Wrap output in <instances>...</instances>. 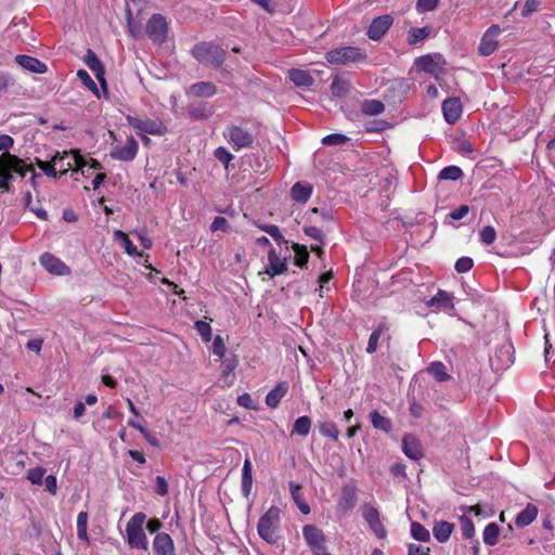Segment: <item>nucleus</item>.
I'll use <instances>...</instances> for the list:
<instances>
[{
	"label": "nucleus",
	"instance_id": "nucleus-1",
	"mask_svg": "<svg viewBox=\"0 0 555 555\" xmlns=\"http://www.w3.org/2000/svg\"><path fill=\"white\" fill-rule=\"evenodd\" d=\"M146 515L138 512L131 516L126 525L125 541L130 548L133 550H149V539L144 531Z\"/></svg>",
	"mask_w": 555,
	"mask_h": 555
},
{
	"label": "nucleus",
	"instance_id": "nucleus-2",
	"mask_svg": "<svg viewBox=\"0 0 555 555\" xmlns=\"http://www.w3.org/2000/svg\"><path fill=\"white\" fill-rule=\"evenodd\" d=\"M281 522V509L271 506L260 518L257 525L259 537L271 545L278 544L280 540L279 529Z\"/></svg>",
	"mask_w": 555,
	"mask_h": 555
},
{
	"label": "nucleus",
	"instance_id": "nucleus-3",
	"mask_svg": "<svg viewBox=\"0 0 555 555\" xmlns=\"http://www.w3.org/2000/svg\"><path fill=\"white\" fill-rule=\"evenodd\" d=\"M192 54L199 63L212 67H219L225 60V51L212 42L195 44Z\"/></svg>",
	"mask_w": 555,
	"mask_h": 555
},
{
	"label": "nucleus",
	"instance_id": "nucleus-4",
	"mask_svg": "<svg viewBox=\"0 0 555 555\" xmlns=\"http://www.w3.org/2000/svg\"><path fill=\"white\" fill-rule=\"evenodd\" d=\"M365 59L366 51L352 46L336 48L325 53V60L335 65H350L363 62Z\"/></svg>",
	"mask_w": 555,
	"mask_h": 555
},
{
	"label": "nucleus",
	"instance_id": "nucleus-5",
	"mask_svg": "<svg viewBox=\"0 0 555 555\" xmlns=\"http://www.w3.org/2000/svg\"><path fill=\"white\" fill-rule=\"evenodd\" d=\"M1 162L3 164L4 170L0 172V188L4 190H9V184L13 178L11 171L25 177L26 171L31 170V168L25 167L21 159L14 155H11L10 153H3L1 156Z\"/></svg>",
	"mask_w": 555,
	"mask_h": 555
},
{
	"label": "nucleus",
	"instance_id": "nucleus-6",
	"mask_svg": "<svg viewBox=\"0 0 555 555\" xmlns=\"http://www.w3.org/2000/svg\"><path fill=\"white\" fill-rule=\"evenodd\" d=\"M302 537L313 555H323L327 552L325 534L317 526H304Z\"/></svg>",
	"mask_w": 555,
	"mask_h": 555
},
{
	"label": "nucleus",
	"instance_id": "nucleus-7",
	"mask_svg": "<svg viewBox=\"0 0 555 555\" xmlns=\"http://www.w3.org/2000/svg\"><path fill=\"white\" fill-rule=\"evenodd\" d=\"M224 139L232 145L235 151L250 147L254 143V135L247 129L240 126H230L223 132Z\"/></svg>",
	"mask_w": 555,
	"mask_h": 555
},
{
	"label": "nucleus",
	"instance_id": "nucleus-8",
	"mask_svg": "<svg viewBox=\"0 0 555 555\" xmlns=\"http://www.w3.org/2000/svg\"><path fill=\"white\" fill-rule=\"evenodd\" d=\"M514 363V347L512 343L505 341L500 345L493 356L490 357V364L493 371H505Z\"/></svg>",
	"mask_w": 555,
	"mask_h": 555
},
{
	"label": "nucleus",
	"instance_id": "nucleus-9",
	"mask_svg": "<svg viewBox=\"0 0 555 555\" xmlns=\"http://www.w3.org/2000/svg\"><path fill=\"white\" fill-rule=\"evenodd\" d=\"M414 65L418 70L437 77L444 72L446 60L439 53L426 54L416 57Z\"/></svg>",
	"mask_w": 555,
	"mask_h": 555
},
{
	"label": "nucleus",
	"instance_id": "nucleus-10",
	"mask_svg": "<svg viewBox=\"0 0 555 555\" xmlns=\"http://www.w3.org/2000/svg\"><path fill=\"white\" fill-rule=\"evenodd\" d=\"M128 124L135 129L137 134H154V135H163L166 132V127L163 122L154 119H141L134 116L126 117Z\"/></svg>",
	"mask_w": 555,
	"mask_h": 555
},
{
	"label": "nucleus",
	"instance_id": "nucleus-11",
	"mask_svg": "<svg viewBox=\"0 0 555 555\" xmlns=\"http://www.w3.org/2000/svg\"><path fill=\"white\" fill-rule=\"evenodd\" d=\"M139 151V143L132 137H128L124 144H114L109 156L113 159L121 162H131L135 158Z\"/></svg>",
	"mask_w": 555,
	"mask_h": 555
},
{
	"label": "nucleus",
	"instance_id": "nucleus-12",
	"mask_svg": "<svg viewBox=\"0 0 555 555\" xmlns=\"http://www.w3.org/2000/svg\"><path fill=\"white\" fill-rule=\"evenodd\" d=\"M362 516L364 520L367 522L371 531L378 538L384 539L387 535V531L380 520V515L378 509L371 505L365 504L362 507Z\"/></svg>",
	"mask_w": 555,
	"mask_h": 555
},
{
	"label": "nucleus",
	"instance_id": "nucleus-13",
	"mask_svg": "<svg viewBox=\"0 0 555 555\" xmlns=\"http://www.w3.org/2000/svg\"><path fill=\"white\" fill-rule=\"evenodd\" d=\"M167 22L160 14H154L149 20L146 25V34L151 40L157 43H163L167 37Z\"/></svg>",
	"mask_w": 555,
	"mask_h": 555
},
{
	"label": "nucleus",
	"instance_id": "nucleus-14",
	"mask_svg": "<svg viewBox=\"0 0 555 555\" xmlns=\"http://www.w3.org/2000/svg\"><path fill=\"white\" fill-rule=\"evenodd\" d=\"M152 546L155 555H177L175 542L166 532H158L153 539Z\"/></svg>",
	"mask_w": 555,
	"mask_h": 555
},
{
	"label": "nucleus",
	"instance_id": "nucleus-15",
	"mask_svg": "<svg viewBox=\"0 0 555 555\" xmlns=\"http://www.w3.org/2000/svg\"><path fill=\"white\" fill-rule=\"evenodd\" d=\"M499 34L500 27L498 25H492L488 28V30L482 36L478 48L481 55L489 56L495 51L498 47L496 36Z\"/></svg>",
	"mask_w": 555,
	"mask_h": 555
},
{
	"label": "nucleus",
	"instance_id": "nucleus-16",
	"mask_svg": "<svg viewBox=\"0 0 555 555\" xmlns=\"http://www.w3.org/2000/svg\"><path fill=\"white\" fill-rule=\"evenodd\" d=\"M392 24V17L382 15L372 21L367 29V36L372 40H379Z\"/></svg>",
	"mask_w": 555,
	"mask_h": 555
},
{
	"label": "nucleus",
	"instance_id": "nucleus-17",
	"mask_svg": "<svg viewBox=\"0 0 555 555\" xmlns=\"http://www.w3.org/2000/svg\"><path fill=\"white\" fill-rule=\"evenodd\" d=\"M41 266L50 273L56 275H65L69 273V268L57 257L52 254L44 253L40 257Z\"/></svg>",
	"mask_w": 555,
	"mask_h": 555
},
{
	"label": "nucleus",
	"instance_id": "nucleus-18",
	"mask_svg": "<svg viewBox=\"0 0 555 555\" xmlns=\"http://www.w3.org/2000/svg\"><path fill=\"white\" fill-rule=\"evenodd\" d=\"M74 172H80L82 176L89 177L95 169H102V165L93 158H85L79 152L74 153Z\"/></svg>",
	"mask_w": 555,
	"mask_h": 555
},
{
	"label": "nucleus",
	"instance_id": "nucleus-19",
	"mask_svg": "<svg viewBox=\"0 0 555 555\" xmlns=\"http://www.w3.org/2000/svg\"><path fill=\"white\" fill-rule=\"evenodd\" d=\"M442 113L446 121L450 125L455 124L462 114V103L457 98L446 99L442 103Z\"/></svg>",
	"mask_w": 555,
	"mask_h": 555
},
{
	"label": "nucleus",
	"instance_id": "nucleus-20",
	"mask_svg": "<svg viewBox=\"0 0 555 555\" xmlns=\"http://www.w3.org/2000/svg\"><path fill=\"white\" fill-rule=\"evenodd\" d=\"M15 62L25 70L36 74H43L48 70L47 65L40 60L26 55L20 54L15 56Z\"/></svg>",
	"mask_w": 555,
	"mask_h": 555
},
{
	"label": "nucleus",
	"instance_id": "nucleus-21",
	"mask_svg": "<svg viewBox=\"0 0 555 555\" xmlns=\"http://www.w3.org/2000/svg\"><path fill=\"white\" fill-rule=\"evenodd\" d=\"M85 63L93 72V74L95 75L100 85L103 88H105L106 80L104 77V75H105L104 66H103L102 62L100 61V59L98 57V55L90 49L87 51V54L85 56Z\"/></svg>",
	"mask_w": 555,
	"mask_h": 555
},
{
	"label": "nucleus",
	"instance_id": "nucleus-22",
	"mask_svg": "<svg viewBox=\"0 0 555 555\" xmlns=\"http://www.w3.org/2000/svg\"><path fill=\"white\" fill-rule=\"evenodd\" d=\"M287 270V263L285 259H282L275 251L270 249L268 254V266L266 267V273L271 278L282 274Z\"/></svg>",
	"mask_w": 555,
	"mask_h": 555
},
{
	"label": "nucleus",
	"instance_id": "nucleus-23",
	"mask_svg": "<svg viewBox=\"0 0 555 555\" xmlns=\"http://www.w3.org/2000/svg\"><path fill=\"white\" fill-rule=\"evenodd\" d=\"M402 451L411 460L417 461L423 457V450L420 440L408 435L402 439Z\"/></svg>",
	"mask_w": 555,
	"mask_h": 555
},
{
	"label": "nucleus",
	"instance_id": "nucleus-24",
	"mask_svg": "<svg viewBox=\"0 0 555 555\" xmlns=\"http://www.w3.org/2000/svg\"><path fill=\"white\" fill-rule=\"evenodd\" d=\"M76 151L63 152V153L56 152L52 156V162L55 166V169L57 167L60 168V176L66 175L69 169L75 167V164H74V153Z\"/></svg>",
	"mask_w": 555,
	"mask_h": 555
},
{
	"label": "nucleus",
	"instance_id": "nucleus-25",
	"mask_svg": "<svg viewBox=\"0 0 555 555\" xmlns=\"http://www.w3.org/2000/svg\"><path fill=\"white\" fill-rule=\"evenodd\" d=\"M287 391H288V384L286 382H280L266 396V404L272 409L278 408L281 400L286 396Z\"/></svg>",
	"mask_w": 555,
	"mask_h": 555
},
{
	"label": "nucleus",
	"instance_id": "nucleus-26",
	"mask_svg": "<svg viewBox=\"0 0 555 555\" xmlns=\"http://www.w3.org/2000/svg\"><path fill=\"white\" fill-rule=\"evenodd\" d=\"M313 188L308 182H296L291 190L292 199L298 203H307L312 194Z\"/></svg>",
	"mask_w": 555,
	"mask_h": 555
},
{
	"label": "nucleus",
	"instance_id": "nucleus-27",
	"mask_svg": "<svg viewBox=\"0 0 555 555\" xmlns=\"http://www.w3.org/2000/svg\"><path fill=\"white\" fill-rule=\"evenodd\" d=\"M454 530V525L447 520H439L434 524L433 534L440 543H446Z\"/></svg>",
	"mask_w": 555,
	"mask_h": 555
},
{
	"label": "nucleus",
	"instance_id": "nucleus-28",
	"mask_svg": "<svg viewBox=\"0 0 555 555\" xmlns=\"http://www.w3.org/2000/svg\"><path fill=\"white\" fill-rule=\"evenodd\" d=\"M537 516L538 507L532 503H528L526 507L517 514L515 518V525L519 528H524L533 522Z\"/></svg>",
	"mask_w": 555,
	"mask_h": 555
},
{
	"label": "nucleus",
	"instance_id": "nucleus-29",
	"mask_svg": "<svg viewBox=\"0 0 555 555\" xmlns=\"http://www.w3.org/2000/svg\"><path fill=\"white\" fill-rule=\"evenodd\" d=\"M288 78L295 86L302 88H309L314 82V79L309 72L298 68L289 69Z\"/></svg>",
	"mask_w": 555,
	"mask_h": 555
},
{
	"label": "nucleus",
	"instance_id": "nucleus-30",
	"mask_svg": "<svg viewBox=\"0 0 555 555\" xmlns=\"http://www.w3.org/2000/svg\"><path fill=\"white\" fill-rule=\"evenodd\" d=\"M289 490H291L292 499L295 502V504L298 507V509L304 515H308L311 509H310L309 504L304 499V494H302V491H301L302 490L301 486L296 483V482H294V481H291L289 482Z\"/></svg>",
	"mask_w": 555,
	"mask_h": 555
},
{
	"label": "nucleus",
	"instance_id": "nucleus-31",
	"mask_svg": "<svg viewBox=\"0 0 555 555\" xmlns=\"http://www.w3.org/2000/svg\"><path fill=\"white\" fill-rule=\"evenodd\" d=\"M217 92V88L212 82L201 81L192 85L189 93L197 98H211Z\"/></svg>",
	"mask_w": 555,
	"mask_h": 555
},
{
	"label": "nucleus",
	"instance_id": "nucleus-32",
	"mask_svg": "<svg viewBox=\"0 0 555 555\" xmlns=\"http://www.w3.org/2000/svg\"><path fill=\"white\" fill-rule=\"evenodd\" d=\"M428 306L437 307L446 311L452 310L454 308L452 296L441 289L438 291V293L428 301Z\"/></svg>",
	"mask_w": 555,
	"mask_h": 555
},
{
	"label": "nucleus",
	"instance_id": "nucleus-33",
	"mask_svg": "<svg viewBox=\"0 0 555 555\" xmlns=\"http://www.w3.org/2000/svg\"><path fill=\"white\" fill-rule=\"evenodd\" d=\"M253 466L249 459H245L242 469V493L248 499L251 492L253 487V475H251Z\"/></svg>",
	"mask_w": 555,
	"mask_h": 555
},
{
	"label": "nucleus",
	"instance_id": "nucleus-34",
	"mask_svg": "<svg viewBox=\"0 0 555 555\" xmlns=\"http://www.w3.org/2000/svg\"><path fill=\"white\" fill-rule=\"evenodd\" d=\"M357 504L356 490L345 487L338 501V507L343 511H351Z\"/></svg>",
	"mask_w": 555,
	"mask_h": 555
},
{
	"label": "nucleus",
	"instance_id": "nucleus-35",
	"mask_svg": "<svg viewBox=\"0 0 555 555\" xmlns=\"http://www.w3.org/2000/svg\"><path fill=\"white\" fill-rule=\"evenodd\" d=\"M351 85L348 80L336 76L331 83V92L334 96L341 98L349 93Z\"/></svg>",
	"mask_w": 555,
	"mask_h": 555
},
{
	"label": "nucleus",
	"instance_id": "nucleus-36",
	"mask_svg": "<svg viewBox=\"0 0 555 555\" xmlns=\"http://www.w3.org/2000/svg\"><path fill=\"white\" fill-rule=\"evenodd\" d=\"M430 34H431V27H429V26L412 28L409 31L408 43L411 46H414L418 42L424 41L427 37L430 36Z\"/></svg>",
	"mask_w": 555,
	"mask_h": 555
},
{
	"label": "nucleus",
	"instance_id": "nucleus-37",
	"mask_svg": "<svg viewBox=\"0 0 555 555\" xmlns=\"http://www.w3.org/2000/svg\"><path fill=\"white\" fill-rule=\"evenodd\" d=\"M500 527L495 522H490L486 526L483 530L482 539L487 545L493 546L498 543Z\"/></svg>",
	"mask_w": 555,
	"mask_h": 555
},
{
	"label": "nucleus",
	"instance_id": "nucleus-38",
	"mask_svg": "<svg viewBox=\"0 0 555 555\" xmlns=\"http://www.w3.org/2000/svg\"><path fill=\"white\" fill-rule=\"evenodd\" d=\"M370 420H371L372 425L376 429H380L385 433H389L392 429L390 420L380 415L377 411H372L370 413Z\"/></svg>",
	"mask_w": 555,
	"mask_h": 555
},
{
	"label": "nucleus",
	"instance_id": "nucleus-39",
	"mask_svg": "<svg viewBox=\"0 0 555 555\" xmlns=\"http://www.w3.org/2000/svg\"><path fill=\"white\" fill-rule=\"evenodd\" d=\"M114 238L117 241H120L122 243V247L129 256H140L141 255L137 250V247L133 245V243L131 242L129 236L121 230H117L114 232Z\"/></svg>",
	"mask_w": 555,
	"mask_h": 555
},
{
	"label": "nucleus",
	"instance_id": "nucleus-40",
	"mask_svg": "<svg viewBox=\"0 0 555 555\" xmlns=\"http://www.w3.org/2000/svg\"><path fill=\"white\" fill-rule=\"evenodd\" d=\"M311 429V418L309 416H300L298 417L293 426L292 434L299 435L301 437H306L309 435Z\"/></svg>",
	"mask_w": 555,
	"mask_h": 555
},
{
	"label": "nucleus",
	"instance_id": "nucleus-41",
	"mask_svg": "<svg viewBox=\"0 0 555 555\" xmlns=\"http://www.w3.org/2000/svg\"><path fill=\"white\" fill-rule=\"evenodd\" d=\"M385 111V105L379 100H366L362 104V112L369 116H376Z\"/></svg>",
	"mask_w": 555,
	"mask_h": 555
},
{
	"label": "nucleus",
	"instance_id": "nucleus-42",
	"mask_svg": "<svg viewBox=\"0 0 555 555\" xmlns=\"http://www.w3.org/2000/svg\"><path fill=\"white\" fill-rule=\"evenodd\" d=\"M237 361H225L223 370L221 372L220 380L222 383V387H230L233 384L234 376L232 375V372L236 367Z\"/></svg>",
	"mask_w": 555,
	"mask_h": 555
},
{
	"label": "nucleus",
	"instance_id": "nucleus-43",
	"mask_svg": "<svg viewBox=\"0 0 555 555\" xmlns=\"http://www.w3.org/2000/svg\"><path fill=\"white\" fill-rule=\"evenodd\" d=\"M428 373L440 383L450 379V375L447 373L446 365L442 362H433L428 367Z\"/></svg>",
	"mask_w": 555,
	"mask_h": 555
},
{
	"label": "nucleus",
	"instance_id": "nucleus-44",
	"mask_svg": "<svg viewBox=\"0 0 555 555\" xmlns=\"http://www.w3.org/2000/svg\"><path fill=\"white\" fill-rule=\"evenodd\" d=\"M319 430L322 436L328 437L335 441L338 440L339 430L336 424L332 421L322 422L319 424Z\"/></svg>",
	"mask_w": 555,
	"mask_h": 555
},
{
	"label": "nucleus",
	"instance_id": "nucleus-45",
	"mask_svg": "<svg viewBox=\"0 0 555 555\" xmlns=\"http://www.w3.org/2000/svg\"><path fill=\"white\" fill-rule=\"evenodd\" d=\"M411 535L413 539L421 542H428L430 540L429 531L417 521H413L411 524Z\"/></svg>",
	"mask_w": 555,
	"mask_h": 555
},
{
	"label": "nucleus",
	"instance_id": "nucleus-46",
	"mask_svg": "<svg viewBox=\"0 0 555 555\" xmlns=\"http://www.w3.org/2000/svg\"><path fill=\"white\" fill-rule=\"evenodd\" d=\"M463 176V171L457 166L444 167L438 175L440 180L456 181Z\"/></svg>",
	"mask_w": 555,
	"mask_h": 555
},
{
	"label": "nucleus",
	"instance_id": "nucleus-47",
	"mask_svg": "<svg viewBox=\"0 0 555 555\" xmlns=\"http://www.w3.org/2000/svg\"><path fill=\"white\" fill-rule=\"evenodd\" d=\"M88 513L80 512L77 516V537L79 540L88 541Z\"/></svg>",
	"mask_w": 555,
	"mask_h": 555
},
{
	"label": "nucleus",
	"instance_id": "nucleus-48",
	"mask_svg": "<svg viewBox=\"0 0 555 555\" xmlns=\"http://www.w3.org/2000/svg\"><path fill=\"white\" fill-rule=\"evenodd\" d=\"M461 532L464 539L472 540L475 535V526L467 516L460 517Z\"/></svg>",
	"mask_w": 555,
	"mask_h": 555
},
{
	"label": "nucleus",
	"instance_id": "nucleus-49",
	"mask_svg": "<svg viewBox=\"0 0 555 555\" xmlns=\"http://www.w3.org/2000/svg\"><path fill=\"white\" fill-rule=\"evenodd\" d=\"M293 247L295 250V264L302 268L308 262L309 253L306 247L298 244H294Z\"/></svg>",
	"mask_w": 555,
	"mask_h": 555
},
{
	"label": "nucleus",
	"instance_id": "nucleus-50",
	"mask_svg": "<svg viewBox=\"0 0 555 555\" xmlns=\"http://www.w3.org/2000/svg\"><path fill=\"white\" fill-rule=\"evenodd\" d=\"M383 334V327L378 326L376 327L370 335L366 352L367 353H374L377 350L378 341Z\"/></svg>",
	"mask_w": 555,
	"mask_h": 555
},
{
	"label": "nucleus",
	"instance_id": "nucleus-51",
	"mask_svg": "<svg viewBox=\"0 0 555 555\" xmlns=\"http://www.w3.org/2000/svg\"><path fill=\"white\" fill-rule=\"evenodd\" d=\"M541 7H542V1L541 0H526L524 5H522L520 14L524 17H528L532 13L538 12L539 10H541Z\"/></svg>",
	"mask_w": 555,
	"mask_h": 555
},
{
	"label": "nucleus",
	"instance_id": "nucleus-52",
	"mask_svg": "<svg viewBox=\"0 0 555 555\" xmlns=\"http://www.w3.org/2000/svg\"><path fill=\"white\" fill-rule=\"evenodd\" d=\"M480 242L485 245H491L496 238V232L493 227L486 225L479 233Z\"/></svg>",
	"mask_w": 555,
	"mask_h": 555
},
{
	"label": "nucleus",
	"instance_id": "nucleus-53",
	"mask_svg": "<svg viewBox=\"0 0 555 555\" xmlns=\"http://www.w3.org/2000/svg\"><path fill=\"white\" fill-rule=\"evenodd\" d=\"M215 157L224 165L225 168L229 167L230 162L234 158V156L223 146H219L214 152Z\"/></svg>",
	"mask_w": 555,
	"mask_h": 555
},
{
	"label": "nucleus",
	"instance_id": "nucleus-54",
	"mask_svg": "<svg viewBox=\"0 0 555 555\" xmlns=\"http://www.w3.org/2000/svg\"><path fill=\"white\" fill-rule=\"evenodd\" d=\"M46 469L43 467H35L28 470L27 479L33 485H41L44 477Z\"/></svg>",
	"mask_w": 555,
	"mask_h": 555
},
{
	"label": "nucleus",
	"instance_id": "nucleus-55",
	"mask_svg": "<svg viewBox=\"0 0 555 555\" xmlns=\"http://www.w3.org/2000/svg\"><path fill=\"white\" fill-rule=\"evenodd\" d=\"M194 326L204 341H209L211 339V327L207 322L196 321Z\"/></svg>",
	"mask_w": 555,
	"mask_h": 555
},
{
	"label": "nucleus",
	"instance_id": "nucleus-56",
	"mask_svg": "<svg viewBox=\"0 0 555 555\" xmlns=\"http://www.w3.org/2000/svg\"><path fill=\"white\" fill-rule=\"evenodd\" d=\"M348 141L345 134L332 133L322 139L324 145H341Z\"/></svg>",
	"mask_w": 555,
	"mask_h": 555
},
{
	"label": "nucleus",
	"instance_id": "nucleus-57",
	"mask_svg": "<svg viewBox=\"0 0 555 555\" xmlns=\"http://www.w3.org/2000/svg\"><path fill=\"white\" fill-rule=\"evenodd\" d=\"M36 165L48 177H52V178H56L57 177V172H56V169H55V166H54L52 159L50 162H43V160L37 159L36 160Z\"/></svg>",
	"mask_w": 555,
	"mask_h": 555
},
{
	"label": "nucleus",
	"instance_id": "nucleus-58",
	"mask_svg": "<svg viewBox=\"0 0 555 555\" xmlns=\"http://www.w3.org/2000/svg\"><path fill=\"white\" fill-rule=\"evenodd\" d=\"M474 261L469 257H461L455 262V270L459 273H465L468 272L473 268Z\"/></svg>",
	"mask_w": 555,
	"mask_h": 555
},
{
	"label": "nucleus",
	"instance_id": "nucleus-59",
	"mask_svg": "<svg viewBox=\"0 0 555 555\" xmlns=\"http://www.w3.org/2000/svg\"><path fill=\"white\" fill-rule=\"evenodd\" d=\"M77 76L79 77V79L83 82V85H86L89 89H91L92 91H94L95 93H98V88H96V85L95 82L92 80V78L90 77V75L87 73V70L85 69H79L77 72Z\"/></svg>",
	"mask_w": 555,
	"mask_h": 555
},
{
	"label": "nucleus",
	"instance_id": "nucleus-60",
	"mask_svg": "<svg viewBox=\"0 0 555 555\" xmlns=\"http://www.w3.org/2000/svg\"><path fill=\"white\" fill-rule=\"evenodd\" d=\"M228 229H229V224L224 217H220V216L216 217L210 224V230L212 232H216V231L225 232V231H228Z\"/></svg>",
	"mask_w": 555,
	"mask_h": 555
},
{
	"label": "nucleus",
	"instance_id": "nucleus-61",
	"mask_svg": "<svg viewBox=\"0 0 555 555\" xmlns=\"http://www.w3.org/2000/svg\"><path fill=\"white\" fill-rule=\"evenodd\" d=\"M266 233H268L279 245L286 242L279 227L275 224H270V227L266 229Z\"/></svg>",
	"mask_w": 555,
	"mask_h": 555
},
{
	"label": "nucleus",
	"instance_id": "nucleus-62",
	"mask_svg": "<svg viewBox=\"0 0 555 555\" xmlns=\"http://www.w3.org/2000/svg\"><path fill=\"white\" fill-rule=\"evenodd\" d=\"M469 211V207L467 205H462L460 206L459 208L452 210L450 214H449V217L452 219V220H461L463 219L464 217L467 216Z\"/></svg>",
	"mask_w": 555,
	"mask_h": 555
},
{
	"label": "nucleus",
	"instance_id": "nucleus-63",
	"mask_svg": "<svg viewBox=\"0 0 555 555\" xmlns=\"http://www.w3.org/2000/svg\"><path fill=\"white\" fill-rule=\"evenodd\" d=\"M438 0H418L416 8L420 12L433 11L437 7Z\"/></svg>",
	"mask_w": 555,
	"mask_h": 555
},
{
	"label": "nucleus",
	"instance_id": "nucleus-64",
	"mask_svg": "<svg viewBox=\"0 0 555 555\" xmlns=\"http://www.w3.org/2000/svg\"><path fill=\"white\" fill-rule=\"evenodd\" d=\"M429 547H423L418 544L410 543L408 545V555H429Z\"/></svg>",
	"mask_w": 555,
	"mask_h": 555
}]
</instances>
